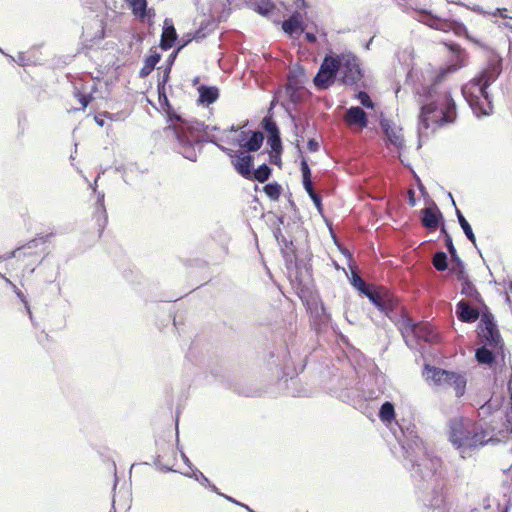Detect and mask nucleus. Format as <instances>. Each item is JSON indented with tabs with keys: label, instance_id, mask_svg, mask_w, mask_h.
I'll list each match as a JSON object with an SVG mask.
<instances>
[{
	"label": "nucleus",
	"instance_id": "nucleus-1",
	"mask_svg": "<svg viewBox=\"0 0 512 512\" xmlns=\"http://www.w3.org/2000/svg\"><path fill=\"white\" fill-rule=\"evenodd\" d=\"M400 447L403 466L410 472L424 506L434 512H448L444 510L445 479L441 459L426 448L418 435L417 438L406 440ZM470 512H507V507L501 510L499 505L493 507L486 504Z\"/></svg>",
	"mask_w": 512,
	"mask_h": 512
},
{
	"label": "nucleus",
	"instance_id": "nucleus-2",
	"mask_svg": "<svg viewBox=\"0 0 512 512\" xmlns=\"http://www.w3.org/2000/svg\"><path fill=\"white\" fill-rule=\"evenodd\" d=\"M415 98L421 106L417 127L420 148L422 140L427 139L437 128L455 121L456 104L451 94L441 91L437 83L418 89Z\"/></svg>",
	"mask_w": 512,
	"mask_h": 512
},
{
	"label": "nucleus",
	"instance_id": "nucleus-3",
	"mask_svg": "<svg viewBox=\"0 0 512 512\" xmlns=\"http://www.w3.org/2000/svg\"><path fill=\"white\" fill-rule=\"evenodd\" d=\"M159 103L165 109L170 122L167 129H171L177 141L176 149L184 158L195 162L197 151L200 149L201 132L204 130L202 122L194 119H185L177 114L170 105L163 85H157Z\"/></svg>",
	"mask_w": 512,
	"mask_h": 512
},
{
	"label": "nucleus",
	"instance_id": "nucleus-4",
	"mask_svg": "<svg viewBox=\"0 0 512 512\" xmlns=\"http://www.w3.org/2000/svg\"><path fill=\"white\" fill-rule=\"evenodd\" d=\"M501 73L502 58L492 55L479 74L462 86V95L476 117L489 116L492 113V100L487 89Z\"/></svg>",
	"mask_w": 512,
	"mask_h": 512
},
{
	"label": "nucleus",
	"instance_id": "nucleus-5",
	"mask_svg": "<svg viewBox=\"0 0 512 512\" xmlns=\"http://www.w3.org/2000/svg\"><path fill=\"white\" fill-rule=\"evenodd\" d=\"M449 440L464 458L467 451L483 447L492 438L481 423L468 417L458 416L449 421Z\"/></svg>",
	"mask_w": 512,
	"mask_h": 512
},
{
	"label": "nucleus",
	"instance_id": "nucleus-6",
	"mask_svg": "<svg viewBox=\"0 0 512 512\" xmlns=\"http://www.w3.org/2000/svg\"><path fill=\"white\" fill-rule=\"evenodd\" d=\"M397 5L404 13L432 29L442 32L452 31L455 35H461L466 32V26L463 23L448 18H442L433 14L430 10L421 9L415 2L398 0Z\"/></svg>",
	"mask_w": 512,
	"mask_h": 512
},
{
	"label": "nucleus",
	"instance_id": "nucleus-7",
	"mask_svg": "<svg viewBox=\"0 0 512 512\" xmlns=\"http://www.w3.org/2000/svg\"><path fill=\"white\" fill-rule=\"evenodd\" d=\"M378 416L389 428L399 445L406 440L413 439V437L417 438V430L414 423L405 419L401 422L395 420V407L392 402H384L379 409Z\"/></svg>",
	"mask_w": 512,
	"mask_h": 512
},
{
	"label": "nucleus",
	"instance_id": "nucleus-8",
	"mask_svg": "<svg viewBox=\"0 0 512 512\" xmlns=\"http://www.w3.org/2000/svg\"><path fill=\"white\" fill-rule=\"evenodd\" d=\"M100 178V174L97 175V177L94 180L93 184H90V188L92 189L94 195L96 196L95 204H94V211L92 215V220L95 224V229L92 232H89L85 238H86V246H91L96 241H98L107 225L108 217L106 212V207L104 204L105 200V194L104 192L97 190V182Z\"/></svg>",
	"mask_w": 512,
	"mask_h": 512
},
{
	"label": "nucleus",
	"instance_id": "nucleus-9",
	"mask_svg": "<svg viewBox=\"0 0 512 512\" xmlns=\"http://www.w3.org/2000/svg\"><path fill=\"white\" fill-rule=\"evenodd\" d=\"M424 376L427 380H432L438 386L453 387L457 397H461L465 393L466 378L459 373L426 365Z\"/></svg>",
	"mask_w": 512,
	"mask_h": 512
},
{
	"label": "nucleus",
	"instance_id": "nucleus-10",
	"mask_svg": "<svg viewBox=\"0 0 512 512\" xmlns=\"http://www.w3.org/2000/svg\"><path fill=\"white\" fill-rule=\"evenodd\" d=\"M287 355L283 359L284 374L289 377H293V374L289 372L292 368L295 374L302 372L305 368V358L307 356V349L302 348V342L297 339L293 334H290L288 339L285 340Z\"/></svg>",
	"mask_w": 512,
	"mask_h": 512
},
{
	"label": "nucleus",
	"instance_id": "nucleus-11",
	"mask_svg": "<svg viewBox=\"0 0 512 512\" xmlns=\"http://www.w3.org/2000/svg\"><path fill=\"white\" fill-rule=\"evenodd\" d=\"M205 141L217 146L222 152L232 158V165L235 170L245 179H252L253 157L245 152L239 151L237 154L233 150L219 144L216 137H207Z\"/></svg>",
	"mask_w": 512,
	"mask_h": 512
},
{
	"label": "nucleus",
	"instance_id": "nucleus-12",
	"mask_svg": "<svg viewBox=\"0 0 512 512\" xmlns=\"http://www.w3.org/2000/svg\"><path fill=\"white\" fill-rule=\"evenodd\" d=\"M339 64L338 56H325L313 79V83L318 90H325L334 83L339 72Z\"/></svg>",
	"mask_w": 512,
	"mask_h": 512
},
{
	"label": "nucleus",
	"instance_id": "nucleus-13",
	"mask_svg": "<svg viewBox=\"0 0 512 512\" xmlns=\"http://www.w3.org/2000/svg\"><path fill=\"white\" fill-rule=\"evenodd\" d=\"M338 61L340 63L341 81L345 85H354L362 79V71L357 58L353 54L338 55Z\"/></svg>",
	"mask_w": 512,
	"mask_h": 512
},
{
	"label": "nucleus",
	"instance_id": "nucleus-14",
	"mask_svg": "<svg viewBox=\"0 0 512 512\" xmlns=\"http://www.w3.org/2000/svg\"><path fill=\"white\" fill-rule=\"evenodd\" d=\"M369 300L388 317H391L398 305V299L387 290H377Z\"/></svg>",
	"mask_w": 512,
	"mask_h": 512
},
{
	"label": "nucleus",
	"instance_id": "nucleus-15",
	"mask_svg": "<svg viewBox=\"0 0 512 512\" xmlns=\"http://www.w3.org/2000/svg\"><path fill=\"white\" fill-rule=\"evenodd\" d=\"M311 323L317 333L325 331L331 321V316L327 312L323 303L315 304L310 307Z\"/></svg>",
	"mask_w": 512,
	"mask_h": 512
},
{
	"label": "nucleus",
	"instance_id": "nucleus-16",
	"mask_svg": "<svg viewBox=\"0 0 512 512\" xmlns=\"http://www.w3.org/2000/svg\"><path fill=\"white\" fill-rule=\"evenodd\" d=\"M421 214V223L429 230L437 229L440 223L443 222V215L435 203L422 209Z\"/></svg>",
	"mask_w": 512,
	"mask_h": 512
},
{
	"label": "nucleus",
	"instance_id": "nucleus-17",
	"mask_svg": "<svg viewBox=\"0 0 512 512\" xmlns=\"http://www.w3.org/2000/svg\"><path fill=\"white\" fill-rule=\"evenodd\" d=\"M481 322L484 325L483 337L486 342L492 347H497L500 343V334L493 316L491 314H484Z\"/></svg>",
	"mask_w": 512,
	"mask_h": 512
},
{
	"label": "nucleus",
	"instance_id": "nucleus-18",
	"mask_svg": "<svg viewBox=\"0 0 512 512\" xmlns=\"http://www.w3.org/2000/svg\"><path fill=\"white\" fill-rule=\"evenodd\" d=\"M177 37L178 36L173 21L169 18H166L163 23L160 48L165 51L171 49L175 44Z\"/></svg>",
	"mask_w": 512,
	"mask_h": 512
},
{
	"label": "nucleus",
	"instance_id": "nucleus-19",
	"mask_svg": "<svg viewBox=\"0 0 512 512\" xmlns=\"http://www.w3.org/2000/svg\"><path fill=\"white\" fill-rule=\"evenodd\" d=\"M456 316L464 323H473L479 318V311L473 308L468 301L461 300L456 305Z\"/></svg>",
	"mask_w": 512,
	"mask_h": 512
},
{
	"label": "nucleus",
	"instance_id": "nucleus-20",
	"mask_svg": "<svg viewBox=\"0 0 512 512\" xmlns=\"http://www.w3.org/2000/svg\"><path fill=\"white\" fill-rule=\"evenodd\" d=\"M344 119L347 125L349 126L356 125L361 128H365L368 125V118L366 112L358 106L350 107L346 111Z\"/></svg>",
	"mask_w": 512,
	"mask_h": 512
},
{
	"label": "nucleus",
	"instance_id": "nucleus-21",
	"mask_svg": "<svg viewBox=\"0 0 512 512\" xmlns=\"http://www.w3.org/2000/svg\"><path fill=\"white\" fill-rule=\"evenodd\" d=\"M457 279L461 281V294L472 299L477 304H483V299L476 289L475 285L470 281L466 272L457 275Z\"/></svg>",
	"mask_w": 512,
	"mask_h": 512
},
{
	"label": "nucleus",
	"instance_id": "nucleus-22",
	"mask_svg": "<svg viewBox=\"0 0 512 512\" xmlns=\"http://www.w3.org/2000/svg\"><path fill=\"white\" fill-rule=\"evenodd\" d=\"M414 337L419 341L437 343L440 341L439 334L429 325H415L413 328Z\"/></svg>",
	"mask_w": 512,
	"mask_h": 512
},
{
	"label": "nucleus",
	"instance_id": "nucleus-23",
	"mask_svg": "<svg viewBox=\"0 0 512 512\" xmlns=\"http://www.w3.org/2000/svg\"><path fill=\"white\" fill-rule=\"evenodd\" d=\"M47 238L48 236H40L32 239L25 245L18 247V249H21V258L31 256H37V258L40 257V255L44 252V249H41L40 251L37 249L39 246H44Z\"/></svg>",
	"mask_w": 512,
	"mask_h": 512
},
{
	"label": "nucleus",
	"instance_id": "nucleus-24",
	"mask_svg": "<svg viewBox=\"0 0 512 512\" xmlns=\"http://www.w3.org/2000/svg\"><path fill=\"white\" fill-rule=\"evenodd\" d=\"M251 6L258 14L271 18L277 16V8L271 0H253Z\"/></svg>",
	"mask_w": 512,
	"mask_h": 512
},
{
	"label": "nucleus",
	"instance_id": "nucleus-25",
	"mask_svg": "<svg viewBox=\"0 0 512 512\" xmlns=\"http://www.w3.org/2000/svg\"><path fill=\"white\" fill-rule=\"evenodd\" d=\"M446 248L451 256V260L453 263L451 271L456 275H462L465 272V265L457 254L456 248L453 244L452 237H447Z\"/></svg>",
	"mask_w": 512,
	"mask_h": 512
},
{
	"label": "nucleus",
	"instance_id": "nucleus-26",
	"mask_svg": "<svg viewBox=\"0 0 512 512\" xmlns=\"http://www.w3.org/2000/svg\"><path fill=\"white\" fill-rule=\"evenodd\" d=\"M198 93V102L200 104L210 105L214 103L219 97V90L215 86L201 85L198 88Z\"/></svg>",
	"mask_w": 512,
	"mask_h": 512
},
{
	"label": "nucleus",
	"instance_id": "nucleus-27",
	"mask_svg": "<svg viewBox=\"0 0 512 512\" xmlns=\"http://www.w3.org/2000/svg\"><path fill=\"white\" fill-rule=\"evenodd\" d=\"M381 127L391 144L399 149L404 146V139L402 135L399 131L392 127L387 120L381 121Z\"/></svg>",
	"mask_w": 512,
	"mask_h": 512
},
{
	"label": "nucleus",
	"instance_id": "nucleus-28",
	"mask_svg": "<svg viewBox=\"0 0 512 512\" xmlns=\"http://www.w3.org/2000/svg\"><path fill=\"white\" fill-rule=\"evenodd\" d=\"M447 46L453 53H455L456 56V62L454 64L449 65L448 70L450 72H454L464 67L466 65L467 58L465 51L460 47V45L456 43H450Z\"/></svg>",
	"mask_w": 512,
	"mask_h": 512
},
{
	"label": "nucleus",
	"instance_id": "nucleus-29",
	"mask_svg": "<svg viewBox=\"0 0 512 512\" xmlns=\"http://www.w3.org/2000/svg\"><path fill=\"white\" fill-rule=\"evenodd\" d=\"M284 32L289 35H293L298 32H302L301 15L298 12L293 13L287 20L282 24Z\"/></svg>",
	"mask_w": 512,
	"mask_h": 512
},
{
	"label": "nucleus",
	"instance_id": "nucleus-30",
	"mask_svg": "<svg viewBox=\"0 0 512 512\" xmlns=\"http://www.w3.org/2000/svg\"><path fill=\"white\" fill-rule=\"evenodd\" d=\"M35 49H31L27 52H19L16 57L5 54L9 59L20 66H30L36 65L39 62V59L34 55Z\"/></svg>",
	"mask_w": 512,
	"mask_h": 512
},
{
	"label": "nucleus",
	"instance_id": "nucleus-31",
	"mask_svg": "<svg viewBox=\"0 0 512 512\" xmlns=\"http://www.w3.org/2000/svg\"><path fill=\"white\" fill-rule=\"evenodd\" d=\"M264 136L260 131H250L249 138L244 144V149L248 152L258 151L263 144Z\"/></svg>",
	"mask_w": 512,
	"mask_h": 512
},
{
	"label": "nucleus",
	"instance_id": "nucleus-32",
	"mask_svg": "<svg viewBox=\"0 0 512 512\" xmlns=\"http://www.w3.org/2000/svg\"><path fill=\"white\" fill-rule=\"evenodd\" d=\"M161 55L154 52L144 60V65L139 71V77L144 79L154 70L156 64L160 61Z\"/></svg>",
	"mask_w": 512,
	"mask_h": 512
},
{
	"label": "nucleus",
	"instance_id": "nucleus-33",
	"mask_svg": "<svg viewBox=\"0 0 512 512\" xmlns=\"http://www.w3.org/2000/svg\"><path fill=\"white\" fill-rule=\"evenodd\" d=\"M456 215H457V219H458L459 225L462 228L465 236L474 245V247L477 248L476 237H475V234H474V232L472 230L471 225L466 220V218L463 216L461 211L459 209H457V208H456Z\"/></svg>",
	"mask_w": 512,
	"mask_h": 512
},
{
	"label": "nucleus",
	"instance_id": "nucleus-34",
	"mask_svg": "<svg viewBox=\"0 0 512 512\" xmlns=\"http://www.w3.org/2000/svg\"><path fill=\"white\" fill-rule=\"evenodd\" d=\"M285 91L292 103L297 104L302 101V87L291 79L288 80Z\"/></svg>",
	"mask_w": 512,
	"mask_h": 512
},
{
	"label": "nucleus",
	"instance_id": "nucleus-35",
	"mask_svg": "<svg viewBox=\"0 0 512 512\" xmlns=\"http://www.w3.org/2000/svg\"><path fill=\"white\" fill-rule=\"evenodd\" d=\"M475 358L479 364L492 365L495 362L494 353L486 346H481L476 349Z\"/></svg>",
	"mask_w": 512,
	"mask_h": 512
},
{
	"label": "nucleus",
	"instance_id": "nucleus-36",
	"mask_svg": "<svg viewBox=\"0 0 512 512\" xmlns=\"http://www.w3.org/2000/svg\"><path fill=\"white\" fill-rule=\"evenodd\" d=\"M132 13L136 16L144 18L147 11V0H126Z\"/></svg>",
	"mask_w": 512,
	"mask_h": 512
},
{
	"label": "nucleus",
	"instance_id": "nucleus-37",
	"mask_svg": "<svg viewBox=\"0 0 512 512\" xmlns=\"http://www.w3.org/2000/svg\"><path fill=\"white\" fill-rule=\"evenodd\" d=\"M272 169L267 164L260 165L257 169H252V179L259 181L260 183L266 182L271 176Z\"/></svg>",
	"mask_w": 512,
	"mask_h": 512
},
{
	"label": "nucleus",
	"instance_id": "nucleus-38",
	"mask_svg": "<svg viewBox=\"0 0 512 512\" xmlns=\"http://www.w3.org/2000/svg\"><path fill=\"white\" fill-rule=\"evenodd\" d=\"M432 263L437 271H445L448 268L447 254L443 251L436 252L433 256Z\"/></svg>",
	"mask_w": 512,
	"mask_h": 512
},
{
	"label": "nucleus",
	"instance_id": "nucleus-39",
	"mask_svg": "<svg viewBox=\"0 0 512 512\" xmlns=\"http://www.w3.org/2000/svg\"><path fill=\"white\" fill-rule=\"evenodd\" d=\"M265 194L271 199V200H278L280 195H281V192H282V187L280 184H278L277 182H273V183H268L264 186L263 188Z\"/></svg>",
	"mask_w": 512,
	"mask_h": 512
},
{
	"label": "nucleus",
	"instance_id": "nucleus-40",
	"mask_svg": "<svg viewBox=\"0 0 512 512\" xmlns=\"http://www.w3.org/2000/svg\"><path fill=\"white\" fill-rule=\"evenodd\" d=\"M305 191L313 201L317 210L321 213L323 210L321 196L315 191L313 183L303 185Z\"/></svg>",
	"mask_w": 512,
	"mask_h": 512
},
{
	"label": "nucleus",
	"instance_id": "nucleus-41",
	"mask_svg": "<svg viewBox=\"0 0 512 512\" xmlns=\"http://www.w3.org/2000/svg\"><path fill=\"white\" fill-rule=\"evenodd\" d=\"M4 280L13 289V291L15 292L17 297L24 304L25 309H26V311H27V313L29 315V318L32 321L33 320L32 312H31L30 305H29V303H28L24 293L20 289H18L17 286L13 282H11L8 278H4Z\"/></svg>",
	"mask_w": 512,
	"mask_h": 512
},
{
	"label": "nucleus",
	"instance_id": "nucleus-42",
	"mask_svg": "<svg viewBox=\"0 0 512 512\" xmlns=\"http://www.w3.org/2000/svg\"><path fill=\"white\" fill-rule=\"evenodd\" d=\"M262 126L263 129L269 134V136L280 134L276 122L271 117H264Z\"/></svg>",
	"mask_w": 512,
	"mask_h": 512
},
{
	"label": "nucleus",
	"instance_id": "nucleus-43",
	"mask_svg": "<svg viewBox=\"0 0 512 512\" xmlns=\"http://www.w3.org/2000/svg\"><path fill=\"white\" fill-rule=\"evenodd\" d=\"M267 143L269 144L272 152L277 154V156L279 157V155L282 152V142L280 134L269 136Z\"/></svg>",
	"mask_w": 512,
	"mask_h": 512
},
{
	"label": "nucleus",
	"instance_id": "nucleus-44",
	"mask_svg": "<svg viewBox=\"0 0 512 512\" xmlns=\"http://www.w3.org/2000/svg\"><path fill=\"white\" fill-rule=\"evenodd\" d=\"M301 173H302V183L303 185H308L312 183L311 180V170L309 168V165L307 161L303 158L301 161Z\"/></svg>",
	"mask_w": 512,
	"mask_h": 512
},
{
	"label": "nucleus",
	"instance_id": "nucleus-45",
	"mask_svg": "<svg viewBox=\"0 0 512 512\" xmlns=\"http://www.w3.org/2000/svg\"><path fill=\"white\" fill-rule=\"evenodd\" d=\"M352 285L359 291L364 292L366 286L368 285L357 273H352Z\"/></svg>",
	"mask_w": 512,
	"mask_h": 512
},
{
	"label": "nucleus",
	"instance_id": "nucleus-46",
	"mask_svg": "<svg viewBox=\"0 0 512 512\" xmlns=\"http://www.w3.org/2000/svg\"><path fill=\"white\" fill-rule=\"evenodd\" d=\"M357 98L359 99L360 103L366 107V108H373L374 107V103L373 101L371 100L370 96L368 95L367 92L365 91H360L358 93V96Z\"/></svg>",
	"mask_w": 512,
	"mask_h": 512
},
{
	"label": "nucleus",
	"instance_id": "nucleus-47",
	"mask_svg": "<svg viewBox=\"0 0 512 512\" xmlns=\"http://www.w3.org/2000/svg\"><path fill=\"white\" fill-rule=\"evenodd\" d=\"M190 477H193L196 481H198L201 485L207 487V485H210L209 479L198 469H193V474L190 475Z\"/></svg>",
	"mask_w": 512,
	"mask_h": 512
},
{
	"label": "nucleus",
	"instance_id": "nucleus-48",
	"mask_svg": "<svg viewBox=\"0 0 512 512\" xmlns=\"http://www.w3.org/2000/svg\"><path fill=\"white\" fill-rule=\"evenodd\" d=\"M250 131L251 130H241L238 134L237 139L233 141V144L238 145L241 148H244V144L249 138Z\"/></svg>",
	"mask_w": 512,
	"mask_h": 512
},
{
	"label": "nucleus",
	"instance_id": "nucleus-49",
	"mask_svg": "<svg viewBox=\"0 0 512 512\" xmlns=\"http://www.w3.org/2000/svg\"><path fill=\"white\" fill-rule=\"evenodd\" d=\"M74 94H75V97L81 103L82 109L86 108L88 106V104L90 103V101L92 100V96L90 94H84L79 91H76Z\"/></svg>",
	"mask_w": 512,
	"mask_h": 512
},
{
	"label": "nucleus",
	"instance_id": "nucleus-50",
	"mask_svg": "<svg viewBox=\"0 0 512 512\" xmlns=\"http://www.w3.org/2000/svg\"><path fill=\"white\" fill-rule=\"evenodd\" d=\"M204 125V130L201 132V144H200V149L197 151V155L202 151V146H203V143L206 142L205 139L207 137H212L211 135H209L208 131L209 130H213V131H216L218 130V127L217 126H208V125H205L204 123H202Z\"/></svg>",
	"mask_w": 512,
	"mask_h": 512
},
{
	"label": "nucleus",
	"instance_id": "nucleus-51",
	"mask_svg": "<svg viewBox=\"0 0 512 512\" xmlns=\"http://www.w3.org/2000/svg\"><path fill=\"white\" fill-rule=\"evenodd\" d=\"M104 118H108L110 120L113 119V114L109 113V112H104L102 114H98L94 117L95 119V122L100 126V127H103L105 122H104Z\"/></svg>",
	"mask_w": 512,
	"mask_h": 512
},
{
	"label": "nucleus",
	"instance_id": "nucleus-52",
	"mask_svg": "<svg viewBox=\"0 0 512 512\" xmlns=\"http://www.w3.org/2000/svg\"><path fill=\"white\" fill-rule=\"evenodd\" d=\"M12 258L21 259V249L16 248L15 250L8 252L1 257L3 260H9Z\"/></svg>",
	"mask_w": 512,
	"mask_h": 512
},
{
	"label": "nucleus",
	"instance_id": "nucleus-53",
	"mask_svg": "<svg viewBox=\"0 0 512 512\" xmlns=\"http://www.w3.org/2000/svg\"><path fill=\"white\" fill-rule=\"evenodd\" d=\"M274 236L277 240V242L280 244V245H284L285 247H287L288 245V241L286 240L285 236L282 234L281 232V229L278 228L274 231Z\"/></svg>",
	"mask_w": 512,
	"mask_h": 512
},
{
	"label": "nucleus",
	"instance_id": "nucleus-54",
	"mask_svg": "<svg viewBox=\"0 0 512 512\" xmlns=\"http://www.w3.org/2000/svg\"><path fill=\"white\" fill-rule=\"evenodd\" d=\"M307 148L310 152H317L319 150V143L315 139H309L307 143Z\"/></svg>",
	"mask_w": 512,
	"mask_h": 512
},
{
	"label": "nucleus",
	"instance_id": "nucleus-55",
	"mask_svg": "<svg viewBox=\"0 0 512 512\" xmlns=\"http://www.w3.org/2000/svg\"><path fill=\"white\" fill-rule=\"evenodd\" d=\"M170 71H171L170 67H166L164 74L162 76V79L158 81L157 85H163V88H165V85H166L167 81L169 80Z\"/></svg>",
	"mask_w": 512,
	"mask_h": 512
},
{
	"label": "nucleus",
	"instance_id": "nucleus-56",
	"mask_svg": "<svg viewBox=\"0 0 512 512\" xmlns=\"http://www.w3.org/2000/svg\"><path fill=\"white\" fill-rule=\"evenodd\" d=\"M192 40H193V38H192L191 34L187 35V39H184V37L181 38L178 41L179 46H178L177 50L180 51L182 48H184L186 45H188V43L191 42Z\"/></svg>",
	"mask_w": 512,
	"mask_h": 512
},
{
	"label": "nucleus",
	"instance_id": "nucleus-57",
	"mask_svg": "<svg viewBox=\"0 0 512 512\" xmlns=\"http://www.w3.org/2000/svg\"><path fill=\"white\" fill-rule=\"evenodd\" d=\"M178 52H179L178 50H175L174 52H172L169 55L168 59L166 60L167 67H170V68L172 67V65L177 57Z\"/></svg>",
	"mask_w": 512,
	"mask_h": 512
},
{
	"label": "nucleus",
	"instance_id": "nucleus-58",
	"mask_svg": "<svg viewBox=\"0 0 512 512\" xmlns=\"http://www.w3.org/2000/svg\"><path fill=\"white\" fill-rule=\"evenodd\" d=\"M376 291H377L376 289H374L370 285H367L366 289H364V292H360V293L363 294L364 296H366L368 299H370L372 294H374Z\"/></svg>",
	"mask_w": 512,
	"mask_h": 512
},
{
	"label": "nucleus",
	"instance_id": "nucleus-59",
	"mask_svg": "<svg viewBox=\"0 0 512 512\" xmlns=\"http://www.w3.org/2000/svg\"><path fill=\"white\" fill-rule=\"evenodd\" d=\"M193 39H195L196 41H199L203 38H205V33L202 31V29H198L195 31V33L193 35H191Z\"/></svg>",
	"mask_w": 512,
	"mask_h": 512
},
{
	"label": "nucleus",
	"instance_id": "nucleus-60",
	"mask_svg": "<svg viewBox=\"0 0 512 512\" xmlns=\"http://www.w3.org/2000/svg\"><path fill=\"white\" fill-rule=\"evenodd\" d=\"M408 197H409V204H410L411 206H415V204H416V199H415V192H414V190H413V189H410V190L408 191Z\"/></svg>",
	"mask_w": 512,
	"mask_h": 512
},
{
	"label": "nucleus",
	"instance_id": "nucleus-61",
	"mask_svg": "<svg viewBox=\"0 0 512 512\" xmlns=\"http://www.w3.org/2000/svg\"><path fill=\"white\" fill-rule=\"evenodd\" d=\"M305 38L309 43H314L317 40L316 35L311 32H306Z\"/></svg>",
	"mask_w": 512,
	"mask_h": 512
},
{
	"label": "nucleus",
	"instance_id": "nucleus-62",
	"mask_svg": "<svg viewBox=\"0 0 512 512\" xmlns=\"http://www.w3.org/2000/svg\"><path fill=\"white\" fill-rule=\"evenodd\" d=\"M207 487H208V488H210V489H211V491H213L214 493L218 494L219 496H222V497H224V496H225V494L221 493V492L219 491V489H218L214 484H211V483H210V485H207Z\"/></svg>",
	"mask_w": 512,
	"mask_h": 512
},
{
	"label": "nucleus",
	"instance_id": "nucleus-63",
	"mask_svg": "<svg viewBox=\"0 0 512 512\" xmlns=\"http://www.w3.org/2000/svg\"><path fill=\"white\" fill-rule=\"evenodd\" d=\"M360 396L365 398V399H374V398L377 397L375 395V392H369L368 394H366L365 392H362V394Z\"/></svg>",
	"mask_w": 512,
	"mask_h": 512
},
{
	"label": "nucleus",
	"instance_id": "nucleus-64",
	"mask_svg": "<svg viewBox=\"0 0 512 512\" xmlns=\"http://www.w3.org/2000/svg\"><path fill=\"white\" fill-rule=\"evenodd\" d=\"M441 234L444 236V241L446 242L447 237H451V235L447 232L444 224L441 226Z\"/></svg>",
	"mask_w": 512,
	"mask_h": 512
}]
</instances>
